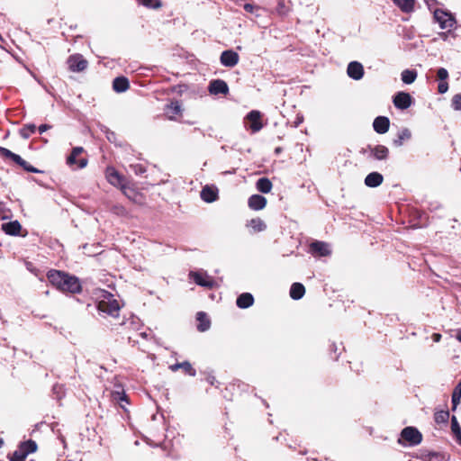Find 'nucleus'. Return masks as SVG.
Wrapping results in <instances>:
<instances>
[{"label":"nucleus","instance_id":"obj_63","mask_svg":"<svg viewBox=\"0 0 461 461\" xmlns=\"http://www.w3.org/2000/svg\"><path fill=\"white\" fill-rule=\"evenodd\" d=\"M30 461H34V460H30Z\"/></svg>","mask_w":461,"mask_h":461},{"label":"nucleus","instance_id":"obj_36","mask_svg":"<svg viewBox=\"0 0 461 461\" xmlns=\"http://www.w3.org/2000/svg\"><path fill=\"white\" fill-rule=\"evenodd\" d=\"M37 130L35 124L29 123L25 124L20 131V134L23 139H28L32 134H33Z\"/></svg>","mask_w":461,"mask_h":461},{"label":"nucleus","instance_id":"obj_6","mask_svg":"<svg viewBox=\"0 0 461 461\" xmlns=\"http://www.w3.org/2000/svg\"><path fill=\"white\" fill-rule=\"evenodd\" d=\"M105 177L107 181L113 186L120 189L124 186L127 182L123 176H122L114 167H108L105 170Z\"/></svg>","mask_w":461,"mask_h":461},{"label":"nucleus","instance_id":"obj_18","mask_svg":"<svg viewBox=\"0 0 461 461\" xmlns=\"http://www.w3.org/2000/svg\"><path fill=\"white\" fill-rule=\"evenodd\" d=\"M201 199L205 203H212L218 199V189L214 186L205 185L201 193Z\"/></svg>","mask_w":461,"mask_h":461},{"label":"nucleus","instance_id":"obj_15","mask_svg":"<svg viewBox=\"0 0 461 461\" xmlns=\"http://www.w3.org/2000/svg\"><path fill=\"white\" fill-rule=\"evenodd\" d=\"M370 157L376 160H385L389 156V149L384 145H376L375 147L368 146Z\"/></svg>","mask_w":461,"mask_h":461},{"label":"nucleus","instance_id":"obj_19","mask_svg":"<svg viewBox=\"0 0 461 461\" xmlns=\"http://www.w3.org/2000/svg\"><path fill=\"white\" fill-rule=\"evenodd\" d=\"M384 181V176L378 172H371L365 178V185L368 187H377Z\"/></svg>","mask_w":461,"mask_h":461},{"label":"nucleus","instance_id":"obj_46","mask_svg":"<svg viewBox=\"0 0 461 461\" xmlns=\"http://www.w3.org/2000/svg\"><path fill=\"white\" fill-rule=\"evenodd\" d=\"M437 77L439 81H447L448 78V71L444 68H438L437 71Z\"/></svg>","mask_w":461,"mask_h":461},{"label":"nucleus","instance_id":"obj_12","mask_svg":"<svg viewBox=\"0 0 461 461\" xmlns=\"http://www.w3.org/2000/svg\"><path fill=\"white\" fill-rule=\"evenodd\" d=\"M246 121L249 123V128L252 132H258L263 128L259 111H250L246 116Z\"/></svg>","mask_w":461,"mask_h":461},{"label":"nucleus","instance_id":"obj_29","mask_svg":"<svg viewBox=\"0 0 461 461\" xmlns=\"http://www.w3.org/2000/svg\"><path fill=\"white\" fill-rule=\"evenodd\" d=\"M451 431L456 438L457 444L461 445V427L456 416L451 417Z\"/></svg>","mask_w":461,"mask_h":461},{"label":"nucleus","instance_id":"obj_28","mask_svg":"<svg viewBox=\"0 0 461 461\" xmlns=\"http://www.w3.org/2000/svg\"><path fill=\"white\" fill-rule=\"evenodd\" d=\"M403 13H411L414 10L415 0H393Z\"/></svg>","mask_w":461,"mask_h":461},{"label":"nucleus","instance_id":"obj_13","mask_svg":"<svg viewBox=\"0 0 461 461\" xmlns=\"http://www.w3.org/2000/svg\"><path fill=\"white\" fill-rule=\"evenodd\" d=\"M208 90L211 95H227L229 93V86L224 80L214 79L210 82Z\"/></svg>","mask_w":461,"mask_h":461},{"label":"nucleus","instance_id":"obj_41","mask_svg":"<svg viewBox=\"0 0 461 461\" xmlns=\"http://www.w3.org/2000/svg\"><path fill=\"white\" fill-rule=\"evenodd\" d=\"M139 4L148 8H159L161 6L160 0H138Z\"/></svg>","mask_w":461,"mask_h":461},{"label":"nucleus","instance_id":"obj_49","mask_svg":"<svg viewBox=\"0 0 461 461\" xmlns=\"http://www.w3.org/2000/svg\"><path fill=\"white\" fill-rule=\"evenodd\" d=\"M449 32H450V30H448L447 32H439V33H438V36H439V38H440L441 40H443V41H447V39H448V34H449Z\"/></svg>","mask_w":461,"mask_h":461},{"label":"nucleus","instance_id":"obj_16","mask_svg":"<svg viewBox=\"0 0 461 461\" xmlns=\"http://www.w3.org/2000/svg\"><path fill=\"white\" fill-rule=\"evenodd\" d=\"M390 127V120L385 116H377L373 122V128L375 132L384 134Z\"/></svg>","mask_w":461,"mask_h":461},{"label":"nucleus","instance_id":"obj_45","mask_svg":"<svg viewBox=\"0 0 461 461\" xmlns=\"http://www.w3.org/2000/svg\"><path fill=\"white\" fill-rule=\"evenodd\" d=\"M451 106L456 111L461 110V94H456L452 97Z\"/></svg>","mask_w":461,"mask_h":461},{"label":"nucleus","instance_id":"obj_25","mask_svg":"<svg viewBox=\"0 0 461 461\" xmlns=\"http://www.w3.org/2000/svg\"><path fill=\"white\" fill-rule=\"evenodd\" d=\"M247 227L250 228L253 232H261L267 229V224L260 218H254L247 222Z\"/></svg>","mask_w":461,"mask_h":461},{"label":"nucleus","instance_id":"obj_3","mask_svg":"<svg viewBox=\"0 0 461 461\" xmlns=\"http://www.w3.org/2000/svg\"><path fill=\"white\" fill-rule=\"evenodd\" d=\"M0 155L5 158L13 160L14 163L22 167L25 171L30 173H40L41 171L36 167L26 162L20 155L14 153L10 149L0 147Z\"/></svg>","mask_w":461,"mask_h":461},{"label":"nucleus","instance_id":"obj_32","mask_svg":"<svg viewBox=\"0 0 461 461\" xmlns=\"http://www.w3.org/2000/svg\"><path fill=\"white\" fill-rule=\"evenodd\" d=\"M411 137V133L409 129L404 128L401 131H399L397 135V139L393 140V144L396 147H400L402 145L404 140H410Z\"/></svg>","mask_w":461,"mask_h":461},{"label":"nucleus","instance_id":"obj_38","mask_svg":"<svg viewBox=\"0 0 461 461\" xmlns=\"http://www.w3.org/2000/svg\"><path fill=\"white\" fill-rule=\"evenodd\" d=\"M449 419L448 411H438L434 414L435 422L438 424L447 423Z\"/></svg>","mask_w":461,"mask_h":461},{"label":"nucleus","instance_id":"obj_43","mask_svg":"<svg viewBox=\"0 0 461 461\" xmlns=\"http://www.w3.org/2000/svg\"><path fill=\"white\" fill-rule=\"evenodd\" d=\"M131 170L137 176H141L146 172V167L142 164H131Z\"/></svg>","mask_w":461,"mask_h":461},{"label":"nucleus","instance_id":"obj_23","mask_svg":"<svg viewBox=\"0 0 461 461\" xmlns=\"http://www.w3.org/2000/svg\"><path fill=\"white\" fill-rule=\"evenodd\" d=\"M2 229L6 234L15 236L19 234L22 226L18 221H13L4 223Z\"/></svg>","mask_w":461,"mask_h":461},{"label":"nucleus","instance_id":"obj_1","mask_svg":"<svg viewBox=\"0 0 461 461\" xmlns=\"http://www.w3.org/2000/svg\"><path fill=\"white\" fill-rule=\"evenodd\" d=\"M47 277L49 281L60 291L72 294L81 291L79 279L76 276H69L59 270H50L48 272Z\"/></svg>","mask_w":461,"mask_h":461},{"label":"nucleus","instance_id":"obj_33","mask_svg":"<svg viewBox=\"0 0 461 461\" xmlns=\"http://www.w3.org/2000/svg\"><path fill=\"white\" fill-rule=\"evenodd\" d=\"M460 398H461V381L456 384V386L455 387V389L452 393L451 402H452V410L453 411H455L456 409L457 405L459 404Z\"/></svg>","mask_w":461,"mask_h":461},{"label":"nucleus","instance_id":"obj_57","mask_svg":"<svg viewBox=\"0 0 461 461\" xmlns=\"http://www.w3.org/2000/svg\"><path fill=\"white\" fill-rule=\"evenodd\" d=\"M331 348H332V350H334V352H336L338 350L337 345L335 343H332Z\"/></svg>","mask_w":461,"mask_h":461},{"label":"nucleus","instance_id":"obj_40","mask_svg":"<svg viewBox=\"0 0 461 461\" xmlns=\"http://www.w3.org/2000/svg\"><path fill=\"white\" fill-rule=\"evenodd\" d=\"M27 457L26 453L23 452L20 447L9 456L10 461H24Z\"/></svg>","mask_w":461,"mask_h":461},{"label":"nucleus","instance_id":"obj_4","mask_svg":"<svg viewBox=\"0 0 461 461\" xmlns=\"http://www.w3.org/2000/svg\"><path fill=\"white\" fill-rule=\"evenodd\" d=\"M97 309L99 312L106 313L107 315L117 317L119 315L120 305L119 303L108 294L107 297L104 296V299L98 303Z\"/></svg>","mask_w":461,"mask_h":461},{"label":"nucleus","instance_id":"obj_10","mask_svg":"<svg viewBox=\"0 0 461 461\" xmlns=\"http://www.w3.org/2000/svg\"><path fill=\"white\" fill-rule=\"evenodd\" d=\"M309 252L313 256L326 257L330 254V249L328 243L316 240L310 244Z\"/></svg>","mask_w":461,"mask_h":461},{"label":"nucleus","instance_id":"obj_55","mask_svg":"<svg viewBox=\"0 0 461 461\" xmlns=\"http://www.w3.org/2000/svg\"><path fill=\"white\" fill-rule=\"evenodd\" d=\"M456 339L461 342V330L456 332Z\"/></svg>","mask_w":461,"mask_h":461},{"label":"nucleus","instance_id":"obj_9","mask_svg":"<svg viewBox=\"0 0 461 461\" xmlns=\"http://www.w3.org/2000/svg\"><path fill=\"white\" fill-rule=\"evenodd\" d=\"M393 103L397 109L406 110L412 104V97L409 93L398 92L393 99Z\"/></svg>","mask_w":461,"mask_h":461},{"label":"nucleus","instance_id":"obj_56","mask_svg":"<svg viewBox=\"0 0 461 461\" xmlns=\"http://www.w3.org/2000/svg\"><path fill=\"white\" fill-rule=\"evenodd\" d=\"M113 137H114V133L113 132H111L110 135L107 136V139L112 141L113 140Z\"/></svg>","mask_w":461,"mask_h":461},{"label":"nucleus","instance_id":"obj_42","mask_svg":"<svg viewBox=\"0 0 461 461\" xmlns=\"http://www.w3.org/2000/svg\"><path fill=\"white\" fill-rule=\"evenodd\" d=\"M181 369L184 370V372L187 375H189L190 376H195L196 375V371L195 369L192 366L191 363L188 362V361H184V362H181Z\"/></svg>","mask_w":461,"mask_h":461},{"label":"nucleus","instance_id":"obj_48","mask_svg":"<svg viewBox=\"0 0 461 461\" xmlns=\"http://www.w3.org/2000/svg\"><path fill=\"white\" fill-rule=\"evenodd\" d=\"M50 128H51V126L49 124H41L39 126L38 131H39L40 134H42L43 132H45L47 130H49Z\"/></svg>","mask_w":461,"mask_h":461},{"label":"nucleus","instance_id":"obj_21","mask_svg":"<svg viewBox=\"0 0 461 461\" xmlns=\"http://www.w3.org/2000/svg\"><path fill=\"white\" fill-rule=\"evenodd\" d=\"M254 303V297L249 293L241 294L236 301V304L240 309H247L250 307Z\"/></svg>","mask_w":461,"mask_h":461},{"label":"nucleus","instance_id":"obj_20","mask_svg":"<svg viewBox=\"0 0 461 461\" xmlns=\"http://www.w3.org/2000/svg\"><path fill=\"white\" fill-rule=\"evenodd\" d=\"M166 114L169 120H174L176 115H178L182 113V106L178 101H172L169 104L167 105Z\"/></svg>","mask_w":461,"mask_h":461},{"label":"nucleus","instance_id":"obj_59","mask_svg":"<svg viewBox=\"0 0 461 461\" xmlns=\"http://www.w3.org/2000/svg\"><path fill=\"white\" fill-rule=\"evenodd\" d=\"M115 209L122 212H123L125 211L123 207H115Z\"/></svg>","mask_w":461,"mask_h":461},{"label":"nucleus","instance_id":"obj_58","mask_svg":"<svg viewBox=\"0 0 461 461\" xmlns=\"http://www.w3.org/2000/svg\"><path fill=\"white\" fill-rule=\"evenodd\" d=\"M140 336L144 339H147L149 337V334L147 332L140 333Z\"/></svg>","mask_w":461,"mask_h":461},{"label":"nucleus","instance_id":"obj_54","mask_svg":"<svg viewBox=\"0 0 461 461\" xmlns=\"http://www.w3.org/2000/svg\"><path fill=\"white\" fill-rule=\"evenodd\" d=\"M432 339H433V340H434L435 342H438V341L440 340V339H441V335H440V334H438V333H434V334L432 335Z\"/></svg>","mask_w":461,"mask_h":461},{"label":"nucleus","instance_id":"obj_50","mask_svg":"<svg viewBox=\"0 0 461 461\" xmlns=\"http://www.w3.org/2000/svg\"><path fill=\"white\" fill-rule=\"evenodd\" d=\"M83 148L82 147H76L72 149V152L74 155H76L77 157L79 156L82 152H83Z\"/></svg>","mask_w":461,"mask_h":461},{"label":"nucleus","instance_id":"obj_8","mask_svg":"<svg viewBox=\"0 0 461 461\" xmlns=\"http://www.w3.org/2000/svg\"><path fill=\"white\" fill-rule=\"evenodd\" d=\"M189 276L196 285L205 288H212L215 285L214 280L206 273L191 271Z\"/></svg>","mask_w":461,"mask_h":461},{"label":"nucleus","instance_id":"obj_35","mask_svg":"<svg viewBox=\"0 0 461 461\" xmlns=\"http://www.w3.org/2000/svg\"><path fill=\"white\" fill-rule=\"evenodd\" d=\"M122 194L133 202H137L140 194L137 193L133 188H131L127 184L121 188Z\"/></svg>","mask_w":461,"mask_h":461},{"label":"nucleus","instance_id":"obj_27","mask_svg":"<svg viewBox=\"0 0 461 461\" xmlns=\"http://www.w3.org/2000/svg\"><path fill=\"white\" fill-rule=\"evenodd\" d=\"M196 320L198 321L197 330L201 332H204L209 330L211 322L207 318L206 314L203 312H197Z\"/></svg>","mask_w":461,"mask_h":461},{"label":"nucleus","instance_id":"obj_39","mask_svg":"<svg viewBox=\"0 0 461 461\" xmlns=\"http://www.w3.org/2000/svg\"><path fill=\"white\" fill-rule=\"evenodd\" d=\"M112 395L113 399L120 403L122 402H128L127 395L125 394L124 391H113ZM121 406L124 408L122 404H121Z\"/></svg>","mask_w":461,"mask_h":461},{"label":"nucleus","instance_id":"obj_61","mask_svg":"<svg viewBox=\"0 0 461 461\" xmlns=\"http://www.w3.org/2000/svg\"><path fill=\"white\" fill-rule=\"evenodd\" d=\"M297 123H296V126L298 125V123L302 122V120L301 119H297Z\"/></svg>","mask_w":461,"mask_h":461},{"label":"nucleus","instance_id":"obj_17","mask_svg":"<svg viewBox=\"0 0 461 461\" xmlns=\"http://www.w3.org/2000/svg\"><path fill=\"white\" fill-rule=\"evenodd\" d=\"M267 199L260 194H252L248 200V205L251 210L259 211L266 207Z\"/></svg>","mask_w":461,"mask_h":461},{"label":"nucleus","instance_id":"obj_62","mask_svg":"<svg viewBox=\"0 0 461 461\" xmlns=\"http://www.w3.org/2000/svg\"><path fill=\"white\" fill-rule=\"evenodd\" d=\"M297 123H296V126L298 125V123L302 122V120L301 119H297Z\"/></svg>","mask_w":461,"mask_h":461},{"label":"nucleus","instance_id":"obj_11","mask_svg":"<svg viewBox=\"0 0 461 461\" xmlns=\"http://www.w3.org/2000/svg\"><path fill=\"white\" fill-rule=\"evenodd\" d=\"M239 54L232 50L222 51L220 57L221 65L227 68H233L239 63Z\"/></svg>","mask_w":461,"mask_h":461},{"label":"nucleus","instance_id":"obj_52","mask_svg":"<svg viewBox=\"0 0 461 461\" xmlns=\"http://www.w3.org/2000/svg\"><path fill=\"white\" fill-rule=\"evenodd\" d=\"M181 367V363H176L174 365H171L169 366V369L172 371V372H176L177 371L178 369H180Z\"/></svg>","mask_w":461,"mask_h":461},{"label":"nucleus","instance_id":"obj_37","mask_svg":"<svg viewBox=\"0 0 461 461\" xmlns=\"http://www.w3.org/2000/svg\"><path fill=\"white\" fill-rule=\"evenodd\" d=\"M291 8L284 0H279L276 8V12L280 16H285L289 14Z\"/></svg>","mask_w":461,"mask_h":461},{"label":"nucleus","instance_id":"obj_53","mask_svg":"<svg viewBox=\"0 0 461 461\" xmlns=\"http://www.w3.org/2000/svg\"><path fill=\"white\" fill-rule=\"evenodd\" d=\"M207 382L211 384V385H215L216 384V378L212 375H210L206 378Z\"/></svg>","mask_w":461,"mask_h":461},{"label":"nucleus","instance_id":"obj_47","mask_svg":"<svg viewBox=\"0 0 461 461\" xmlns=\"http://www.w3.org/2000/svg\"><path fill=\"white\" fill-rule=\"evenodd\" d=\"M448 90V84L447 81H440L438 86L439 94H445Z\"/></svg>","mask_w":461,"mask_h":461},{"label":"nucleus","instance_id":"obj_24","mask_svg":"<svg viewBox=\"0 0 461 461\" xmlns=\"http://www.w3.org/2000/svg\"><path fill=\"white\" fill-rule=\"evenodd\" d=\"M272 187V182L267 177H261L256 182V188L260 193L268 194Z\"/></svg>","mask_w":461,"mask_h":461},{"label":"nucleus","instance_id":"obj_14","mask_svg":"<svg viewBox=\"0 0 461 461\" xmlns=\"http://www.w3.org/2000/svg\"><path fill=\"white\" fill-rule=\"evenodd\" d=\"M348 76L354 80H360L364 76L363 65L358 61H351L347 68Z\"/></svg>","mask_w":461,"mask_h":461},{"label":"nucleus","instance_id":"obj_30","mask_svg":"<svg viewBox=\"0 0 461 461\" xmlns=\"http://www.w3.org/2000/svg\"><path fill=\"white\" fill-rule=\"evenodd\" d=\"M18 447H20V449L23 452L26 453V456L36 452L37 447H38L36 442L32 439H29L27 441H23V442L20 443V445Z\"/></svg>","mask_w":461,"mask_h":461},{"label":"nucleus","instance_id":"obj_22","mask_svg":"<svg viewBox=\"0 0 461 461\" xmlns=\"http://www.w3.org/2000/svg\"><path fill=\"white\" fill-rule=\"evenodd\" d=\"M130 86V83L127 77H118L113 79V88L116 93H123Z\"/></svg>","mask_w":461,"mask_h":461},{"label":"nucleus","instance_id":"obj_7","mask_svg":"<svg viewBox=\"0 0 461 461\" xmlns=\"http://www.w3.org/2000/svg\"><path fill=\"white\" fill-rule=\"evenodd\" d=\"M68 65L70 71L82 72L87 68L88 62L82 55L74 54L68 59Z\"/></svg>","mask_w":461,"mask_h":461},{"label":"nucleus","instance_id":"obj_51","mask_svg":"<svg viewBox=\"0 0 461 461\" xmlns=\"http://www.w3.org/2000/svg\"><path fill=\"white\" fill-rule=\"evenodd\" d=\"M256 7L251 4H245L244 9L249 13H253Z\"/></svg>","mask_w":461,"mask_h":461},{"label":"nucleus","instance_id":"obj_60","mask_svg":"<svg viewBox=\"0 0 461 461\" xmlns=\"http://www.w3.org/2000/svg\"><path fill=\"white\" fill-rule=\"evenodd\" d=\"M4 446V439L0 438V448Z\"/></svg>","mask_w":461,"mask_h":461},{"label":"nucleus","instance_id":"obj_34","mask_svg":"<svg viewBox=\"0 0 461 461\" xmlns=\"http://www.w3.org/2000/svg\"><path fill=\"white\" fill-rule=\"evenodd\" d=\"M67 163L69 165V166H72V165H76L77 164V168H84L86 167L87 165V159L83 158H80L78 161H77V156L74 155L73 153H71L68 158H67Z\"/></svg>","mask_w":461,"mask_h":461},{"label":"nucleus","instance_id":"obj_31","mask_svg":"<svg viewBox=\"0 0 461 461\" xmlns=\"http://www.w3.org/2000/svg\"><path fill=\"white\" fill-rule=\"evenodd\" d=\"M401 78L406 85L412 84L417 78V72L413 69H404L401 74Z\"/></svg>","mask_w":461,"mask_h":461},{"label":"nucleus","instance_id":"obj_5","mask_svg":"<svg viewBox=\"0 0 461 461\" xmlns=\"http://www.w3.org/2000/svg\"><path fill=\"white\" fill-rule=\"evenodd\" d=\"M401 437L411 446L419 445L422 440L421 433L414 427H406L401 432Z\"/></svg>","mask_w":461,"mask_h":461},{"label":"nucleus","instance_id":"obj_44","mask_svg":"<svg viewBox=\"0 0 461 461\" xmlns=\"http://www.w3.org/2000/svg\"><path fill=\"white\" fill-rule=\"evenodd\" d=\"M443 456L438 452H430L424 456V461H442Z\"/></svg>","mask_w":461,"mask_h":461},{"label":"nucleus","instance_id":"obj_26","mask_svg":"<svg viewBox=\"0 0 461 461\" xmlns=\"http://www.w3.org/2000/svg\"><path fill=\"white\" fill-rule=\"evenodd\" d=\"M305 294V288L301 283H294L290 288V296L294 300L303 298Z\"/></svg>","mask_w":461,"mask_h":461},{"label":"nucleus","instance_id":"obj_2","mask_svg":"<svg viewBox=\"0 0 461 461\" xmlns=\"http://www.w3.org/2000/svg\"><path fill=\"white\" fill-rule=\"evenodd\" d=\"M433 18L442 30H451L456 23L455 16L450 12L438 8L433 12Z\"/></svg>","mask_w":461,"mask_h":461}]
</instances>
